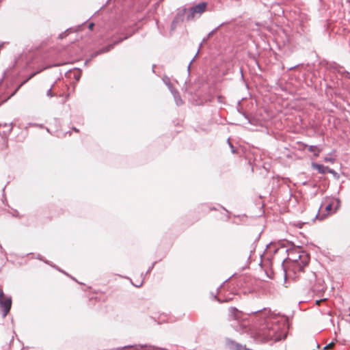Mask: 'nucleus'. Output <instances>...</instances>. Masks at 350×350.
<instances>
[{"label":"nucleus","mask_w":350,"mask_h":350,"mask_svg":"<svg viewBox=\"0 0 350 350\" xmlns=\"http://www.w3.org/2000/svg\"><path fill=\"white\" fill-rule=\"evenodd\" d=\"M312 167L315 170H317L321 174H325L327 171L329 173H334L333 170L329 169L327 167H325L323 165L317 164V163H312Z\"/></svg>","instance_id":"obj_4"},{"label":"nucleus","mask_w":350,"mask_h":350,"mask_svg":"<svg viewBox=\"0 0 350 350\" xmlns=\"http://www.w3.org/2000/svg\"><path fill=\"white\" fill-rule=\"evenodd\" d=\"M206 7L207 3L204 2L200 3L198 5L192 7L190 10V13L187 16V19L192 20L196 15H201L206 11Z\"/></svg>","instance_id":"obj_1"},{"label":"nucleus","mask_w":350,"mask_h":350,"mask_svg":"<svg viewBox=\"0 0 350 350\" xmlns=\"http://www.w3.org/2000/svg\"><path fill=\"white\" fill-rule=\"evenodd\" d=\"M0 306L3 309L4 316H6L10 312L12 306V299L10 297H5L3 291L0 289Z\"/></svg>","instance_id":"obj_2"},{"label":"nucleus","mask_w":350,"mask_h":350,"mask_svg":"<svg viewBox=\"0 0 350 350\" xmlns=\"http://www.w3.org/2000/svg\"><path fill=\"white\" fill-rule=\"evenodd\" d=\"M47 96H49V97H53V94L52 92V90L51 89H49L48 91H47V93H46Z\"/></svg>","instance_id":"obj_10"},{"label":"nucleus","mask_w":350,"mask_h":350,"mask_svg":"<svg viewBox=\"0 0 350 350\" xmlns=\"http://www.w3.org/2000/svg\"><path fill=\"white\" fill-rule=\"evenodd\" d=\"M324 161H327V162H331V163H334V159H332V158H329V157H325L324 159Z\"/></svg>","instance_id":"obj_9"},{"label":"nucleus","mask_w":350,"mask_h":350,"mask_svg":"<svg viewBox=\"0 0 350 350\" xmlns=\"http://www.w3.org/2000/svg\"><path fill=\"white\" fill-rule=\"evenodd\" d=\"M184 13L178 14L176 17L174 18L172 23V28L174 29L176 27V25L178 22L182 21L183 20Z\"/></svg>","instance_id":"obj_5"},{"label":"nucleus","mask_w":350,"mask_h":350,"mask_svg":"<svg viewBox=\"0 0 350 350\" xmlns=\"http://www.w3.org/2000/svg\"><path fill=\"white\" fill-rule=\"evenodd\" d=\"M325 211L327 212V215H329L331 211H332V204H327L326 206H325Z\"/></svg>","instance_id":"obj_7"},{"label":"nucleus","mask_w":350,"mask_h":350,"mask_svg":"<svg viewBox=\"0 0 350 350\" xmlns=\"http://www.w3.org/2000/svg\"><path fill=\"white\" fill-rule=\"evenodd\" d=\"M334 342H330L329 344H328L327 345H326V346L324 347L323 350L330 349L333 348V347H334Z\"/></svg>","instance_id":"obj_8"},{"label":"nucleus","mask_w":350,"mask_h":350,"mask_svg":"<svg viewBox=\"0 0 350 350\" xmlns=\"http://www.w3.org/2000/svg\"><path fill=\"white\" fill-rule=\"evenodd\" d=\"M127 37H125L124 38H121L119 40L116 41V42H114L113 44H109L105 47H103V49H101L99 51H98V54H101V53H107V52H109L110 51L113 47L115 45L119 44L120 42H121L122 40H124V39H126Z\"/></svg>","instance_id":"obj_3"},{"label":"nucleus","mask_w":350,"mask_h":350,"mask_svg":"<svg viewBox=\"0 0 350 350\" xmlns=\"http://www.w3.org/2000/svg\"><path fill=\"white\" fill-rule=\"evenodd\" d=\"M94 27V24L93 23H91L88 25V29L90 30H92Z\"/></svg>","instance_id":"obj_11"},{"label":"nucleus","mask_w":350,"mask_h":350,"mask_svg":"<svg viewBox=\"0 0 350 350\" xmlns=\"http://www.w3.org/2000/svg\"><path fill=\"white\" fill-rule=\"evenodd\" d=\"M317 217L319 218L320 219H323V217L320 216V215H317Z\"/></svg>","instance_id":"obj_14"},{"label":"nucleus","mask_w":350,"mask_h":350,"mask_svg":"<svg viewBox=\"0 0 350 350\" xmlns=\"http://www.w3.org/2000/svg\"><path fill=\"white\" fill-rule=\"evenodd\" d=\"M308 151L313 152L314 156L316 157H318L321 152V149H319L317 146H309L308 147Z\"/></svg>","instance_id":"obj_6"},{"label":"nucleus","mask_w":350,"mask_h":350,"mask_svg":"<svg viewBox=\"0 0 350 350\" xmlns=\"http://www.w3.org/2000/svg\"><path fill=\"white\" fill-rule=\"evenodd\" d=\"M144 349V350H153V347H147V346H145L144 347H143Z\"/></svg>","instance_id":"obj_12"},{"label":"nucleus","mask_w":350,"mask_h":350,"mask_svg":"<svg viewBox=\"0 0 350 350\" xmlns=\"http://www.w3.org/2000/svg\"><path fill=\"white\" fill-rule=\"evenodd\" d=\"M74 130H75L76 132H79V131H78L77 129H74Z\"/></svg>","instance_id":"obj_15"},{"label":"nucleus","mask_w":350,"mask_h":350,"mask_svg":"<svg viewBox=\"0 0 350 350\" xmlns=\"http://www.w3.org/2000/svg\"><path fill=\"white\" fill-rule=\"evenodd\" d=\"M324 300H325V299L317 300V301H316L317 305H318V306H319V305H320V303H321V302H322V301H323Z\"/></svg>","instance_id":"obj_13"}]
</instances>
